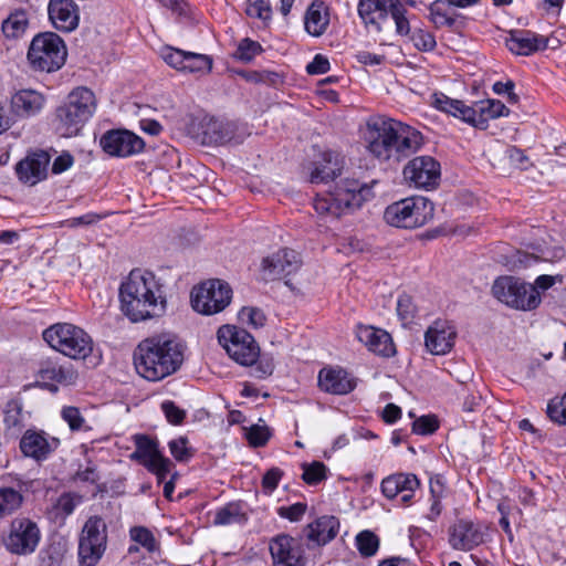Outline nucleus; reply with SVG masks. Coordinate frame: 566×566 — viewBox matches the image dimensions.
I'll return each instance as SVG.
<instances>
[{
	"mask_svg": "<svg viewBox=\"0 0 566 566\" xmlns=\"http://www.w3.org/2000/svg\"><path fill=\"white\" fill-rule=\"evenodd\" d=\"M338 528L339 522L335 516L324 515L305 527L304 536L310 544L323 546L336 537Z\"/></svg>",
	"mask_w": 566,
	"mask_h": 566,
	"instance_id": "473e14b6",
	"label": "nucleus"
},
{
	"mask_svg": "<svg viewBox=\"0 0 566 566\" xmlns=\"http://www.w3.org/2000/svg\"><path fill=\"white\" fill-rule=\"evenodd\" d=\"M102 149L113 157H129L143 151V138L127 129L107 130L99 139Z\"/></svg>",
	"mask_w": 566,
	"mask_h": 566,
	"instance_id": "f3484780",
	"label": "nucleus"
},
{
	"mask_svg": "<svg viewBox=\"0 0 566 566\" xmlns=\"http://www.w3.org/2000/svg\"><path fill=\"white\" fill-rule=\"evenodd\" d=\"M416 305L413 304L412 297L408 294H401L397 301V313L403 325L412 322L416 315Z\"/></svg>",
	"mask_w": 566,
	"mask_h": 566,
	"instance_id": "8fccbe9b",
	"label": "nucleus"
},
{
	"mask_svg": "<svg viewBox=\"0 0 566 566\" xmlns=\"http://www.w3.org/2000/svg\"><path fill=\"white\" fill-rule=\"evenodd\" d=\"M470 107L473 114L469 116L468 124L479 129H486L491 119L510 114V109L499 99L475 102Z\"/></svg>",
	"mask_w": 566,
	"mask_h": 566,
	"instance_id": "2f4dec72",
	"label": "nucleus"
},
{
	"mask_svg": "<svg viewBox=\"0 0 566 566\" xmlns=\"http://www.w3.org/2000/svg\"><path fill=\"white\" fill-rule=\"evenodd\" d=\"M438 419L431 415L422 416L412 422V432L416 434H432L438 430Z\"/></svg>",
	"mask_w": 566,
	"mask_h": 566,
	"instance_id": "864d4df0",
	"label": "nucleus"
},
{
	"mask_svg": "<svg viewBox=\"0 0 566 566\" xmlns=\"http://www.w3.org/2000/svg\"><path fill=\"white\" fill-rule=\"evenodd\" d=\"M48 13L53 27L61 32H71L78 25V8L73 0H50Z\"/></svg>",
	"mask_w": 566,
	"mask_h": 566,
	"instance_id": "a878e982",
	"label": "nucleus"
},
{
	"mask_svg": "<svg viewBox=\"0 0 566 566\" xmlns=\"http://www.w3.org/2000/svg\"><path fill=\"white\" fill-rule=\"evenodd\" d=\"M250 507L244 501H231L217 507L213 513L214 526L245 525L250 518Z\"/></svg>",
	"mask_w": 566,
	"mask_h": 566,
	"instance_id": "72a5a7b5",
	"label": "nucleus"
},
{
	"mask_svg": "<svg viewBox=\"0 0 566 566\" xmlns=\"http://www.w3.org/2000/svg\"><path fill=\"white\" fill-rule=\"evenodd\" d=\"M411 40L413 41L415 46L421 51H431L437 45L434 36L422 30L415 31Z\"/></svg>",
	"mask_w": 566,
	"mask_h": 566,
	"instance_id": "bf43d9fd",
	"label": "nucleus"
},
{
	"mask_svg": "<svg viewBox=\"0 0 566 566\" xmlns=\"http://www.w3.org/2000/svg\"><path fill=\"white\" fill-rule=\"evenodd\" d=\"M403 176L416 188H433L440 179V164L430 156L416 157L403 168Z\"/></svg>",
	"mask_w": 566,
	"mask_h": 566,
	"instance_id": "412c9836",
	"label": "nucleus"
},
{
	"mask_svg": "<svg viewBox=\"0 0 566 566\" xmlns=\"http://www.w3.org/2000/svg\"><path fill=\"white\" fill-rule=\"evenodd\" d=\"M431 104L436 109L460 118L465 123H468L469 116L473 114L469 105L443 93H433L431 95Z\"/></svg>",
	"mask_w": 566,
	"mask_h": 566,
	"instance_id": "f704fd0d",
	"label": "nucleus"
},
{
	"mask_svg": "<svg viewBox=\"0 0 566 566\" xmlns=\"http://www.w3.org/2000/svg\"><path fill=\"white\" fill-rule=\"evenodd\" d=\"M107 545V525L97 515L84 523L78 538L80 566H95L103 557Z\"/></svg>",
	"mask_w": 566,
	"mask_h": 566,
	"instance_id": "f8f14e48",
	"label": "nucleus"
},
{
	"mask_svg": "<svg viewBox=\"0 0 566 566\" xmlns=\"http://www.w3.org/2000/svg\"><path fill=\"white\" fill-rule=\"evenodd\" d=\"M301 266L298 254L291 249H281L263 258L261 275L264 281H275L295 273Z\"/></svg>",
	"mask_w": 566,
	"mask_h": 566,
	"instance_id": "6ab92c4d",
	"label": "nucleus"
},
{
	"mask_svg": "<svg viewBox=\"0 0 566 566\" xmlns=\"http://www.w3.org/2000/svg\"><path fill=\"white\" fill-rule=\"evenodd\" d=\"M64 41L53 32L35 35L29 46L27 59L35 72L52 73L60 70L66 60Z\"/></svg>",
	"mask_w": 566,
	"mask_h": 566,
	"instance_id": "6e6552de",
	"label": "nucleus"
},
{
	"mask_svg": "<svg viewBox=\"0 0 566 566\" xmlns=\"http://www.w3.org/2000/svg\"><path fill=\"white\" fill-rule=\"evenodd\" d=\"M130 538L142 545L149 553L158 551L159 544L154 534L145 526H134L129 530Z\"/></svg>",
	"mask_w": 566,
	"mask_h": 566,
	"instance_id": "c03bdc74",
	"label": "nucleus"
},
{
	"mask_svg": "<svg viewBox=\"0 0 566 566\" xmlns=\"http://www.w3.org/2000/svg\"><path fill=\"white\" fill-rule=\"evenodd\" d=\"M283 474L284 473L280 468H271L268 470L262 478L263 492L268 495L272 494L273 491L279 486Z\"/></svg>",
	"mask_w": 566,
	"mask_h": 566,
	"instance_id": "13d9d810",
	"label": "nucleus"
},
{
	"mask_svg": "<svg viewBox=\"0 0 566 566\" xmlns=\"http://www.w3.org/2000/svg\"><path fill=\"white\" fill-rule=\"evenodd\" d=\"M22 494L13 488L0 489V516L12 514L22 504Z\"/></svg>",
	"mask_w": 566,
	"mask_h": 566,
	"instance_id": "58836bf2",
	"label": "nucleus"
},
{
	"mask_svg": "<svg viewBox=\"0 0 566 566\" xmlns=\"http://www.w3.org/2000/svg\"><path fill=\"white\" fill-rule=\"evenodd\" d=\"M420 481L412 473H395L381 481L382 494L392 500L400 495L402 503H410L419 488Z\"/></svg>",
	"mask_w": 566,
	"mask_h": 566,
	"instance_id": "393cba45",
	"label": "nucleus"
},
{
	"mask_svg": "<svg viewBox=\"0 0 566 566\" xmlns=\"http://www.w3.org/2000/svg\"><path fill=\"white\" fill-rule=\"evenodd\" d=\"M273 566H305L303 543L287 534L273 537L269 544Z\"/></svg>",
	"mask_w": 566,
	"mask_h": 566,
	"instance_id": "a211bd4d",
	"label": "nucleus"
},
{
	"mask_svg": "<svg viewBox=\"0 0 566 566\" xmlns=\"http://www.w3.org/2000/svg\"><path fill=\"white\" fill-rule=\"evenodd\" d=\"M160 55L170 67L182 73L203 75L212 69V57L207 54L166 46Z\"/></svg>",
	"mask_w": 566,
	"mask_h": 566,
	"instance_id": "dca6fc26",
	"label": "nucleus"
},
{
	"mask_svg": "<svg viewBox=\"0 0 566 566\" xmlns=\"http://www.w3.org/2000/svg\"><path fill=\"white\" fill-rule=\"evenodd\" d=\"M303 481L308 485H316L327 478V468L321 461H313L312 463L302 464Z\"/></svg>",
	"mask_w": 566,
	"mask_h": 566,
	"instance_id": "37998d69",
	"label": "nucleus"
},
{
	"mask_svg": "<svg viewBox=\"0 0 566 566\" xmlns=\"http://www.w3.org/2000/svg\"><path fill=\"white\" fill-rule=\"evenodd\" d=\"M430 496L436 499H443L446 496V483L442 475L437 474L430 478L429 481Z\"/></svg>",
	"mask_w": 566,
	"mask_h": 566,
	"instance_id": "69168bd1",
	"label": "nucleus"
},
{
	"mask_svg": "<svg viewBox=\"0 0 566 566\" xmlns=\"http://www.w3.org/2000/svg\"><path fill=\"white\" fill-rule=\"evenodd\" d=\"M547 415L555 423L566 424V392L562 398L551 400Z\"/></svg>",
	"mask_w": 566,
	"mask_h": 566,
	"instance_id": "603ef678",
	"label": "nucleus"
},
{
	"mask_svg": "<svg viewBox=\"0 0 566 566\" xmlns=\"http://www.w3.org/2000/svg\"><path fill=\"white\" fill-rule=\"evenodd\" d=\"M484 535L479 525L460 520L449 530V544L453 549L469 552L482 544Z\"/></svg>",
	"mask_w": 566,
	"mask_h": 566,
	"instance_id": "b1692460",
	"label": "nucleus"
},
{
	"mask_svg": "<svg viewBox=\"0 0 566 566\" xmlns=\"http://www.w3.org/2000/svg\"><path fill=\"white\" fill-rule=\"evenodd\" d=\"M549 39L528 30H514L510 32L505 44L516 55H531L548 48Z\"/></svg>",
	"mask_w": 566,
	"mask_h": 566,
	"instance_id": "c756f323",
	"label": "nucleus"
},
{
	"mask_svg": "<svg viewBox=\"0 0 566 566\" xmlns=\"http://www.w3.org/2000/svg\"><path fill=\"white\" fill-rule=\"evenodd\" d=\"M263 51L261 44L250 38L242 39L233 56L242 62L249 63Z\"/></svg>",
	"mask_w": 566,
	"mask_h": 566,
	"instance_id": "a18cd8bd",
	"label": "nucleus"
},
{
	"mask_svg": "<svg viewBox=\"0 0 566 566\" xmlns=\"http://www.w3.org/2000/svg\"><path fill=\"white\" fill-rule=\"evenodd\" d=\"M307 505L302 502L294 503L290 506H280L277 509V515L282 518H286L290 522H298L306 513Z\"/></svg>",
	"mask_w": 566,
	"mask_h": 566,
	"instance_id": "4d7b16f0",
	"label": "nucleus"
},
{
	"mask_svg": "<svg viewBox=\"0 0 566 566\" xmlns=\"http://www.w3.org/2000/svg\"><path fill=\"white\" fill-rule=\"evenodd\" d=\"M331 69L329 61L322 54H316L312 62L306 65V72L311 75L324 74Z\"/></svg>",
	"mask_w": 566,
	"mask_h": 566,
	"instance_id": "680f3d73",
	"label": "nucleus"
},
{
	"mask_svg": "<svg viewBox=\"0 0 566 566\" xmlns=\"http://www.w3.org/2000/svg\"><path fill=\"white\" fill-rule=\"evenodd\" d=\"M102 217L95 212H88L80 217L70 218L63 221V226L69 228H76L83 226H91L98 222Z\"/></svg>",
	"mask_w": 566,
	"mask_h": 566,
	"instance_id": "052dcab7",
	"label": "nucleus"
},
{
	"mask_svg": "<svg viewBox=\"0 0 566 566\" xmlns=\"http://www.w3.org/2000/svg\"><path fill=\"white\" fill-rule=\"evenodd\" d=\"M96 97L87 87H76L55 111L56 129L64 137L77 135L96 111Z\"/></svg>",
	"mask_w": 566,
	"mask_h": 566,
	"instance_id": "20e7f679",
	"label": "nucleus"
},
{
	"mask_svg": "<svg viewBox=\"0 0 566 566\" xmlns=\"http://www.w3.org/2000/svg\"><path fill=\"white\" fill-rule=\"evenodd\" d=\"M83 501V496L77 493H63L56 503V510L64 515H71L75 507Z\"/></svg>",
	"mask_w": 566,
	"mask_h": 566,
	"instance_id": "5fc2aeb1",
	"label": "nucleus"
},
{
	"mask_svg": "<svg viewBox=\"0 0 566 566\" xmlns=\"http://www.w3.org/2000/svg\"><path fill=\"white\" fill-rule=\"evenodd\" d=\"M136 449L130 459L144 465L156 475L159 483L164 482L170 473L172 462L158 449V442L146 434L134 436Z\"/></svg>",
	"mask_w": 566,
	"mask_h": 566,
	"instance_id": "4468645a",
	"label": "nucleus"
},
{
	"mask_svg": "<svg viewBox=\"0 0 566 566\" xmlns=\"http://www.w3.org/2000/svg\"><path fill=\"white\" fill-rule=\"evenodd\" d=\"M272 436L271 429L266 424H252L245 431V438L253 448L264 447Z\"/></svg>",
	"mask_w": 566,
	"mask_h": 566,
	"instance_id": "49530a36",
	"label": "nucleus"
},
{
	"mask_svg": "<svg viewBox=\"0 0 566 566\" xmlns=\"http://www.w3.org/2000/svg\"><path fill=\"white\" fill-rule=\"evenodd\" d=\"M357 10L365 25L376 32L382 30L389 14L399 35H408L410 32L407 8L402 0H359Z\"/></svg>",
	"mask_w": 566,
	"mask_h": 566,
	"instance_id": "423d86ee",
	"label": "nucleus"
},
{
	"mask_svg": "<svg viewBox=\"0 0 566 566\" xmlns=\"http://www.w3.org/2000/svg\"><path fill=\"white\" fill-rule=\"evenodd\" d=\"M120 308L132 322L161 316L167 306L164 285L153 272L133 270L119 289Z\"/></svg>",
	"mask_w": 566,
	"mask_h": 566,
	"instance_id": "f03ea898",
	"label": "nucleus"
},
{
	"mask_svg": "<svg viewBox=\"0 0 566 566\" xmlns=\"http://www.w3.org/2000/svg\"><path fill=\"white\" fill-rule=\"evenodd\" d=\"M217 336L219 344L235 363L242 366L256 363L260 347L249 332L234 325H222Z\"/></svg>",
	"mask_w": 566,
	"mask_h": 566,
	"instance_id": "9b49d317",
	"label": "nucleus"
},
{
	"mask_svg": "<svg viewBox=\"0 0 566 566\" xmlns=\"http://www.w3.org/2000/svg\"><path fill=\"white\" fill-rule=\"evenodd\" d=\"M457 329L449 321H434L424 333V346L432 355H447L454 347Z\"/></svg>",
	"mask_w": 566,
	"mask_h": 566,
	"instance_id": "4be33fe9",
	"label": "nucleus"
},
{
	"mask_svg": "<svg viewBox=\"0 0 566 566\" xmlns=\"http://www.w3.org/2000/svg\"><path fill=\"white\" fill-rule=\"evenodd\" d=\"M36 376L43 382V386L52 391H56L57 386L75 385L78 379V373L72 364L53 359L42 360Z\"/></svg>",
	"mask_w": 566,
	"mask_h": 566,
	"instance_id": "aec40b11",
	"label": "nucleus"
},
{
	"mask_svg": "<svg viewBox=\"0 0 566 566\" xmlns=\"http://www.w3.org/2000/svg\"><path fill=\"white\" fill-rule=\"evenodd\" d=\"M506 156L510 160V163L520 168V169H526L527 166H528V158L527 156L524 154L523 150H521L520 148L517 147H510L507 148L506 150Z\"/></svg>",
	"mask_w": 566,
	"mask_h": 566,
	"instance_id": "e2e57ef3",
	"label": "nucleus"
},
{
	"mask_svg": "<svg viewBox=\"0 0 566 566\" xmlns=\"http://www.w3.org/2000/svg\"><path fill=\"white\" fill-rule=\"evenodd\" d=\"M45 102L46 98L41 92L22 88L11 96V112L15 117L29 118L38 115L43 109Z\"/></svg>",
	"mask_w": 566,
	"mask_h": 566,
	"instance_id": "cd10ccee",
	"label": "nucleus"
},
{
	"mask_svg": "<svg viewBox=\"0 0 566 566\" xmlns=\"http://www.w3.org/2000/svg\"><path fill=\"white\" fill-rule=\"evenodd\" d=\"M363 139L369 155L381 163L392 164L416 153L423 143L419 130L386 116L368 118Z\"/></svg>",
	"mask_w": 566,
	"mask_h": 566,
	"instance_id": "f257e3e1",
	"label": "nucleus"
},
{
	"mask_svg": "<svg viewBox=\"0 0 566 566\" xmlns=\"http://www.w3.org/2000/svg\"><path fill=\"white\" fill-rule=\"evenodd\" d=\"M238 316L242 324H247L254 328L262 327L265 322L263 312L256 307H242Z\"/></svg>",
	"mask_w": 566,
	"mask_h": 566,
	"instance_id": "3c124183",
	"label": "nucleus"
},
{
	"mask_svg": "<svg viewBox=\"0 0 566 566\" xmlns=\"http://www.w3.org/2000/svg\"><path fill=\"white\" fill-rule=\"evenodd\" d=\"M42 336L51 348L72 359H85L93 350L91 336L70 323L54 324Z\"/></svg>",
	"mask_w": 566,
	"mask_h": 566,
	"instance_id": "0eeeda50",
	"label": "nucleus"
},
{
	"mask_svg": "<svg viewBox=\"0 0 566 566\" xmlns=\"http://www.w3.org/2000/svg\"><path fill=\"white\" fill-rule=\"evenodd\" d=\"M231 298L230 285L218 279L203 282L191 291V306L203 315L222 312L230 304Z\"/></svg>",
	"mask_w": 566,
	"mask_h": 566,
	"instance_id": "ddd939ff",
	"label": "nucleus"
},
{
	"mask_svg": "<svg viewBox=\"0 0 566 566\" xmlns=\"http://www.w3.org/2000/svg\"><path fill=\"white\" fill-rule=\"evenodd\" d=\"M492 294L506 306L525 312L537 308L542 301L533 284L511 275L497 277L492 285Z\"/></svg>",
	"mask_w": 566,
	"mask_h": 566,
	"instance_id": "9d476101",
	"label": "nucleus"
},
{
	"mask_svg": "<svg viewBox=\"0 0 566 566\" xmlns=\"http://www.w3.org/2000/svg\"><path fill=\"white\" fill-rule=\"evenodd\" d=\"M373 197L371 188L358 180H345L338 184L334 191L317 195L313 207L321 216L338 218L346 210L359 208Z\"/></svg>",
	"mask_w": 566,
	"mask_h": 566,
	"instance_id": "39448f33",
	"label": "nucleus"
},
{
	"mask_svg": "<svg viewBox=\"0 0 566 566\" xmlns=\"http://www.w3.org/2000/svg\"><path fill=\"white\" fill-rule=\"evenodd\" d=\"M161 410L167 421L174 426L181 424L186 418V411L171 400L163 401Z\"/></svg>",
	"mask_w": 566,
	"mask_h": 566,
	"instance_id": "6e6d98bb",
	"label": "nucleus"
},
{
	"mask_svg": "<svg viewBox=\"0 0 566 566\" xmlns=\"http://www.w3.org/2000/svg\"><path fill=\"white\" fill-rule=\"evenodd\" d=\"M29 24L27 12L18 10L11 13L2 23V31L7 38H19L21 36Z\"/></svg>",
	"mask_w": 566,
	"mask_h": 566,
	"instance_id": "e433bc0d",
	"label": "nucleus"
},
{
	"mask_svg": "<svg viewBox=\"0 0 566 566\" xmlns=\"http://www.w3.org/2000/svg\"><path fill=\"white\" fill-rule=\"evenodd\" d=\"M340 171L342 166L339 165V163L337 160L335 163H332L329 156L328 159H325V164L316 166L315 169L312 171L311 182H327L339 176Z\"/></svg>",
	"mask_w": 566,
	"mask_h": 566,
	"instance_id": "ea45409f",
	"label": "nucleus"
},
{
	"mask_svg": "<svg viewBox=\"0 0 566 566\" xmlns=\"http://www.w3.org/2000/svg\"><path fill=\"white\" fill-rule=\"evenodd\" d=\"M61 417L72 431L91 430V427L86 426V421L77 407H63Z\"/></svg>",
	"mask_w": 566,
	"mask_h": 566,
	"instance_id": "de8ad7c7",
	"label": "nucleus"
},
{
	"mask_svg": "<svg viewBox=\"0 0 566 566\" xmlns=\"http://www.w3.org/2000/svg\"><path fill=\"white\" fill-rule=\"evenodd\" d=\"M184 345L174 336L161 334L142 340L134 353L136 371L149 381L175 374L184 363Z\"/></svg>",
	"mask_w": 566,
	"mask_h": 566,
	"instance_id": "7ed1b4c3",
	"label": "nucleus"
},
{
	"mask_svg": "<svg viewBox=\"0 0 566 566\" xmlns=\"http://www.w3.org/2000/svg\"><path fill=\"white\" fill-rule=\"evenodd\" d=\"M168 448L174 459L178 462H187L193 457V450L188 447V440L185 437L170 440Z\"/></svg>",
	"mask_w": 566,
	"mask_h": 566,
	"instance_id": "09e8293b",
	"label": "nucleus"
},
{
	"mask_svg": "<svg viewBox=\"0 0 566 566\" xmlns=\"http://www.w3.org/2000/svg\"><path fill=\"white\" fill-rule=\"evenodd\" d=\"M59 443V439L48 437L42 431L28 430L21 438L20 449L25 457L40 461L46 459Z\"/></svg>",
	"mask_w": 566,
	"mask_h": 566,
	"instance_id": "c85d7f7f",
	"label": "nucleus"
},
{
	"mask_svg": "<svg viewBox=\"0 0 566 566\" xmlns=\"http://www.w3.org/2000/svg\"><path fill=\"white\" fill-rule=\"evenodd\" d=\"M401 417V409L395 403H388L382 410V419L386 423H394Z\"/></svg>",
	"mask_w": 566,
	"mask_h": 566,
	"instance_id": "774afa93",
	"label": "nucleus"
},
{
	"mask_svg": "<svg viewBox=\"0 0 566 566\" xmlns=\"http://www.w3.org/2000/svg\"><path fill=\"white\" fill-rule=\"evenodd\" d=\"M40 541V530L28 518L12 521L10 532L3 539L6 548L17 555H27L35 551Z\"/></svg>",
	"mask_w": 566,
	"mask_h": 566,
	"instance_id": "2eb2a0df",
	"label": "nucleus"
},
{
	"mask_svg": "<svg viewBox=\"0 0 566 566\" xmlns=\"http://www.w3.org/2000/svg\"><path fill=\"white\" fill-rule=\"evenodd\" d=\"M329 23L328 13L323 3H312L305 14V30L313 36L322 35Z\"/></svg>",
	"mask_w": 566,
	"mask_h": 566,
	"instance_id": "c9c22d12",
	"label": "nucleus"
},
{
	"mask_svg": "<svg viewBox=\"0 0 566 566\" xmlns=\"http://www.w3.org/2000/svg\"><path fill=\"white\" fill-rule=\"evenodd\" d=\"M318 387L332 395H347L356 387V381L340 367H324L318 373Z\"/></svg>",
	"mask_w": 566,
	"mask_h": 566,
	"instance_id": "bb28decb",
	"label": "nucleus"
},
{
	"mask_svg": "<svg viewBox=\"0 0 566 566\" xmlns=\"http://www.w3.org/2000/svg\"><path fill=\"white\" fill-rule=\"evenodd\" d=\"M51 157L44 150L29 154L17 164L15 172L23 184L34 186L48 177Z\"/></svg>",
	"mask_w": 566,
	"mask_h": 566,
	"instance_id": "5701e85b",
	"label": "nucleus"
},
{
	"mask_svg": "<svg viewBox=\"0 0 566 566\" xmlns=\"http://www.w3.org/2000/svg\"><path fill=\"white\" fill-rule=\"evenodd\" d=\"M4 424L8 430L19 432L25 426V417L22 407L17 401H10L4 410Z\"/></svg>",
	"mask_w": 566,
	"mask_h": 566,
	"instance_id": "a19ab883",
	"label": "nucleus"
},
{
	"mask_svg": "<svg viewBox=\"0 0 566 566\" xmlns=\"http://www.w3.org/2000/svg\"><path fill=\"white\" fill-rule=\"evenodd\" d=\"M355 544L363 557H371L378 552L380 541L374 532L365 530L356 535Z\"/></svg>",
	"mask_w": 566,
	"mask_h": 566,
	"instance_id": "4c0bfd02",
	"label": "nucleus"
},
{
	"mask_svg": "<svg viewBox=\"0 0 566 566\" xmlns=\"http://www.w3.org/2000/svg\"><path fill=\"white\" fill-rule=\"evenodd\" d=\"M441 6H446L444 3H439V2H436L432 7H431V17H432V21L437 24V25H452L454 23V19L450 15H448L447 12L442 11L441 10Z\"/></svg>",
	"mask_w": 566,
	"mask_h": 566,
	"instance_id": "0e129e2a",
	"label": "nucleus"
},
{
	"mask_svg": "<svg viewBox=\"0 0 566 566\" xmlns=\"http://www.w3.org/2000/svg\"><path fill=\"white\" fill-rule=\"evenodd\" d=\"M73 165V157L64 153L57 156L52 164V172L55 175L62 174Z\"/></svg>",
	"mask_w": 566,
	"mask_h": 566,
	"instance_id": "338daca9",
	"label": "nucleus"
},
{
	"mask_svg": "<svg viewBox=\"0 0 566 566\" xmlns=\"http://www.w3.org/2000/svg\"><path fill=\"white\" fill-rule=\"evenodd\" d=\"M244 12L252 19H259L264 23L272 20V6L269 0H247Z\"/></svg>",
	"mask_w": 566,
	"mask_h": 566,
	"instance_id": "79ce46f5",
	"label": "nucleus"
},
{
	"mask_svg": "<svg viewBox=\"0 0 566 566\" xmlns=\"http://www.w3.org/2000/svg\"><path fill=\"white\" fill-rule=\"evenodd\" d=\"M433 203L424 197L405 198L389 205L385 212L386 222L396 228L416 229L433 218Z\"/></svg>",
	"mask_w": 566,
	"mask_h": 566,
	"instance_id": "1a4fd4ad",
	"label": "nucleus"
},
{
	"mask_svg": "<svg viewBox=\"0 0 566 566\" xmlns=\"http://www.w3.org/2000/svg\"><path fill=\"white\" fill-rule=\"evenodd\" d=\"M356 336L370 352L382 356L391 357L396 347L389 333L373 326H358Z\"/></svg>",
	"mask_w": 566,
	"mask_h": 566,
	"instance_id": "7c9ffc66",
	"label": "nucleus"
}]
</instances>
